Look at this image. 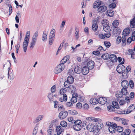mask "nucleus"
Returning <instances> with one entry per match:
<instances>
[{
  "instance_id": "1",
  "label": "nucleus",
  "mask_w": 135,
  "mask_h": 135,
  "mask_svg": "<svg viewBox=\"0 0 135 135\" xmlns=\"http://www.w3.org/2000/svg\"><path fill=\"white\" fill-rule=\"evenodd\" d=\"M38 35V32L37 31H36L33 36L29 46V47L31 49L33 48L36 43Z\"/></svg>"
},
{
  "instance_id": "2",
  "label": "nucleus",
  "mask_w": 135,
  "mask_h": 135,
  "mask_svg": "<svg viewBox=\"0 0 135 135\" xmlns=\"http://www.w3.org/2000/svg\"><path fill=\"white\" fill-rule=\"evenodd\" d=\"M135 109V106L133 104H132L129 107L128 109L125 110L120 109L118 113L120 114H127L131 113Z\"/></svg>"
},
{
  "instance_id": "3",
  "label": "nucleus",
  "mask_w": 135,
  "mask_h": 135,
  "mask_svg": "<svg viewBox=\"0 0 135 135\" xmlns=\"http://www.w3.org/2000/svg\"><path fill=\"white\" fill-rule=\"evenodd\" d=\"M65 67V66L64 65H63L62 64H60L55 68L54 72L56 74L59 73L63 70Z\"/></svg>"
},
{
  "instance_id": "4",
  "label": "nucleus",
  "mask_w": 135,
  "mask_h": 135,
  "mask_svg": "<svg viewBox=\"0 0 135 135\" xmlns=\"http://www.w3.org/2000/svg\"><path fill=\"white\" fill-rule=\"evenodd\" d=\"M87 129L91 132H96L95 130V126L94 124L92 123H90L86 127Z\"/></svg>"
},
{
  "instance_id": "5",
  "label": "nucleus",
  "mask_w": 135,
  "mask_h": 135,
  "mask_svg": "<svg viewBox=\"0 0 135 135\" xmlns=\"http://www.w3.org/2000/svg\"><path fill=\"white\" fill-rule=\"evenodd\" d=\"M117 72L119 73H123L125 70V68L124 66L122 65H119L116 69Z\"/></svg>"
},
{
  "instance_id": "6",
  "label": "nucleus",
  "mask_w": 135,
  "mask_h": 135,
  "mask_svg": "<svg viewBox=\"0 0 135 135\" xmlns=\"http://www.w3.org/2000/svg\"><path fill=\"white\" fill-rule=\"evenodd\" d=\"M68 114V112L66 111H62L59 113V117L61 119H63L66 117Z\"/></svg>"
},
{
  "instance_id": "7",
  "label": "nucleus",
  "mask_w": 135,
  "mask_h": 135,
  "mask_svg": "<svg viewBox=\"0 0 135 135\" xmlns=\"http://www.w3.org/2000/svg\"><path fill=\"white\" fill-rule=\"evenodd\" d=\"M107 9V7L104 5L99 7L97 9V11L98 12L102 13L105 12Z\"/></svg>"
},
{
  "instance_id": "8",
  "label": "nucleus",
  "mask_w": 135,
  "mask_h": 135,
  "mask_svg": "<svg viewBox=\"0 0 135 135\" xmlns=\"http://www.w3.org/2000/svg\"><path fill=\"white\" fill-rule=\"evenodd\" d=\"M98 99V102L101 104H104L107 101V99L106 97H100Z\"/></svg>"
},
{
  "instance_id": "9",
  "label": "nucleus",
  "mask_w": 135,
  "mask_h": 135,
  "mask_svg": "<svg viewBox=\"0 0 135 135\" xmlns=\"http://www.w3.org/2000/svg\"><path fill=\"white\" fill-rule=\"evenodd\" d=\"M130 31V28H126L123 30L122 33V35L124 36H128Z\"/></svg>"
},
{
  "instance_id": "10",
  "label": "nucleus",
  "mask_w": 135,
  "mask_h": 135,
  "mask_svg": "<svg viewBox=\"0 0 135 135\" xmlns=\"http://www.w3.org/2000/svg\"><path fill=\"white\" fill-rule=\"evenodd\" d=\"M69 59L70 57L68 55L65 56L61 60L60 64L64 65V64L67 61H69L68 63H69L70 62V61H69Z\"/></svg>"
},
{
  "instance_id": "11",
  "label": "nucleus",
  "mask_w": 135,
  "mask_h": 135,
  "mask_svg": "<svg viewBox=\"0 0 135 135\" xmlns=\"http://www.w3.org/2000/svg\"><path fill=\"white\" fill-rule=\"evenodd\" d=\"M102 2L99 0H97L94 2L93 5L94 8H98L101 4Z\"/></svg>"
},
{
  "instance_id": "12",
  "label": "nucleus",
  "mask_w": 135,
  "mask_h": 135,
  "mask_svg": "<svg viewBox=\"0 0 135 135\" xmlns=\"http://www.w3.org/2000/svg\"><path fill=\"white\" fill-rule=\"evenodd\" d=\"M103 125L102 123L97 122L95 126V130L96 132L99 131V130L101 129L103 127Z\"/></svg>"
},
{
  "instance_id": "13",
  "label": "nucleus",
  "mask_w": 135,
  "mask_h": 135,
  "mask_svg": "<svg viewBox=\"0 0 135 135\" xmlns=\"http://www.w3.org/2000/svg\"><path fill=\"white\" fill-rule=\"evenodd\" d=\"M93 22L92 28L94 31H95L97 30L98 28V25L97 24V20H93Z\"/></svg>"
},
{
  "instance_id": "14",
  "label": "nucleus",
  "mask_w": 135,
  "mask_h": 135,
  "mask_svg": "<svg viewBox=\"0 0 135 135\" xmlns=\"http://www.w3.org/2000/svg\"><path fill=\"white\" fill-rule=\"evenodd\" d=\"M87 66L90 69H92L94 67V63L93 61H90L88 63Z\"/></svg>"
},
{
  "instance_id": "15",
  "label": "nucleus",
  "mask_w": 135,
  "mask_h": 135,
  "mask_svg": "<svg viewBox=\"0 0 135 135\" xmlns=\"http://www.w3.org/2000/svg\"><path fill=\"white\" fill-rule=\"evenodd\" d=\"M109 59L111 60L113 62H115L117 61V58L115 55L114 54H111L109 56Z\"/></svg>"
},
{
  "instance_id": "16",
  "label": "nucleus",
  "mask_w": 135,
  "mask_h": 135,
  "mask_svg": "<svg viewBox=\"0 0 135 135\" xmlns=\"http://www.w3.org/2000/svg\"><path fill=\"white\" fill-rule=\"evenodd\" d=\"M89 69L88 67L85 66L82 69V72L84 75H85L89 73Z\"/></svg>"
},
{
  "instance_id": "17",
  "label": "nucleus",
  "mask_w": 135,
  "mask_h": 135,
  "mask_svg": "<svg viewBox=\"0 0 135 135\" xmlns=\"http://www.w3.org/2000/svg\"><path fill=\"white\" fill-rule=\"evenodd\" d=\"M128 85V82L126 80H123L121 83L122 86L124 88H127Z\"/></svg>"
},
{
  "instance_id": "18",
  "label": "nucleus",
  "mask_w": 135,
  "mask_h": 135,
  "mask_svg": "<svg viewBox=\"0 0 135 135\" xmlns=\"http://www.w3.org/2000/svg\"><path fill=\"white\" fill-rule=\"evenodd\" d=\"M64 130L61 128V126H58L56 128V131L57 132L58 134H60L61 133L63 132Z\"/></svg>"
},
{
  "instance_id": "19",
  "label": "nucleus",
  "mask_w": 135,
  "mask_h": 135,
  "mask_svg": "<svg viewBox=\"0 0 135 135\" xmlns=\"http://www.w3.org/2000/svg\"><path fill=\"white\" fill-rule=\"evenodd\" d=\"M47 33L46 32H44L42 38V40L44 41H46L47 38Z\"/></svg>"
},
{
  "instance_id": "20",
  "label": "nucleus",
  "mask_w": 135,
  "mask_h": 135,
  "mask_svg": "<svg viewBox=\"0 0 135 135\" xmlns=\"http://www.w3.org/2000/svg\"><path fill=\"white\" fill-rule=\"evenodd\" d=\"M114 12L112 10L109 9L106 12V14L110 17H112L114 15Z\"/></svg>"
},
{
  "instance_id": "21",
  "label": "nucleus",
  "mask_w": 135,
  "mask_h": 135,
  "mask_svg": "<svg viewBox=\"0 0 135 135\" xmlns=\"http://www.w3.org/2000/svg\"><path fill=\"white\" fill-rule=\"evenodd\" d=\"M44 117V116L42 115H38L35 119V122L36 123L38 122L41 120Z\"/></svg>"
},
{
  "instance_id": "22",
  "label": "nucleus",
  "mask_w": 135,
  "mask_h": 135,
  "mask_svg": "<svg viewBox=\"0 0 135 135\" xmlns=\"http://www.w3.org/2000/svg\"><path fill=\"white\" fill-rule=\"evenodd\" d=\"M52 125L50 124L49 126V129L47 131V132L48 133V135H52Z\"/></svg>"
},
{
  "instance_id": "23",
  "label": "nucleus",
  "mask_w": 135,
  "mask_h": 135,
  "mask_svg": "<svg viewBox=\"0 0 135 135\" xmlns=\"http://www.w3.org/2000/svg\"><path fill=\"white\" fill-rule=\"evenodd\" d=\"M75 72L78 74H79L81 72V69L78 66H76L74 69Z\"/></svg>"
},
{
  "instance_id": "24",
  "label": "nucleus",
  "mask_w": 135,
  "mask_h": 135,
  "mask_svg": "<svg viewBox=\"0 0 135 135\" xmlns=\"http://www.w3.org/2000/svg\"><path fill=\"white\" fill-rule=\"evenodd\" d=\"M90 102L91 104L95 105L98 103V100H97L95 98H92L90 99Z\"/></svg>"
},
{
  "instance_id": "25",
  "label": "nucleus",
  "mask_w": 135,
  "mask_h": 135,
  "mask_svg": "<svg viewBox=\"0 0 135 135\" xmlns=\"http://www.w3.org/2000/svg\"><path fill=\"white\" fill-rule=\"evenodd\" d=\"M73 128L76 131H79L81 129V127L80 125L74 124L73 126Z\"/></svg>"
},
{
  "instance_id": "26",
  "label": "nucleus",
  "mask_w": 135,
  "mask_h": 135,
  "mask_svg": "<svg viewBox=\"0 0 135 135\" xmlns=\"http://www.w3.org/2000/svg\"><path fill=\"white\" fill-rule=\"evenodd\" d=\"M130 23L131 27L132 28L135 27V16L134 17L131 21Z\"/></svg>"
},
{
  "instance_id": "27",
  "label": "nucleus",
  "mask_w": 135,
  "mask_h": 135,
  "mask_svg": "<svg viewBox=\"0 0 135 135\" xmlns=\"http://www.w3.org/2000/svg\"><path fill=\"white\" fill-rule=\"evenodd\" d=\"M74 78L72 76L70 75L68 77L67 81L69 82V83L71 84L74 82Z\"/></svg>"
},
{
  "instance_id": "28",
  "label": "nucleus",
  "mask_w": 135,
  "mask_h": 135,
  "mask_svg": "<svg viewBox=\"0 0 135 135\" xmlns=\"http://www.w3.org/2000/svg\"><path fill=\"white\" fill-rule=\"evenodd\" d=\"M67 92L66 89L65 88H63L61 89L60 90V94L64 95H66Z\"/></svg>"
},
{
  "instance_id": "29",
  "label": "nucleus",
  "mask_w": 135,
  "mask_h": 135,
  "mask_svg": "<svg viewBox=\"0 0 135 135\" xmlns=\"http://www.w3.org/2000/svg\"><path fill=\"white\" fill-rule=\"evenodd\" d=\"M119 24V22L118 21L115 20L113 21L112 23V25L114 28H116L118 27Z\"/></svg>"
},
{
  "instance_id": "30",
  "label": "nucleus",
  "mask_w": 135,
  "mask_h": 135,
  "mask_svg": "<svg viewBox=\"0 0 135 135\" xmlns=\"http://www.w3.org/2000/svg\"><path fill=\"white\" fill-rule=\"evenodd\" d=\"M109 54L107 53H105L103 54L102 57L104 60H107L109 58Z\"/></svg>"
},
{
  "instance_id": "31",
  "label": "nucleus",
  "mask_w": 135,
  "mask_h": 135,
  "mask_svg": "<svg viewBox=\"0 0 135 135\" xmlns=\"http://www.w3.org/2000/svg\"><path fill=\"white\" fill-rule=\"evenodd\" d=\"M115 96L118 98H120L122 97L123 94L121 91H117L116 93Z\"/></svg>"
},
{
  "instance_id": "32",
  "label": "nucleus",
  "mask_w": 135,
  "mask_h": 135,
  "mask_svg": "<svg viewBox=\"0 0 135 135\" xmlns=\"http://www.w3.org/2000/svg\"><path fill=\"white\" fill-rule=\"evenodd\" d=\"M59 100L61 102H62L64 100L65 102H66L67 100V95H63V99L60 98Z\"/></svg>"
},
{
  "instance_id": "33",
  "label": "nucleus",
  "mask_w": 135,
  "mask_h": 135,
  "mask_svg": "<svg viewBox=\"0 0 135 135\" xmlns=\"http://www.w3.org/2000/svg\"><path fill=\"white\" fill-rule=\"evenodd\" d=\"M8 69V74L9 75V78L11 79L12 80L14 78V76L12 73L9 74V72L11 71L10 70L9 68Z\"/></svg>"
},
{
  "instance_id": "34",
  "label": "nucleus",
  "mask_w": 135,
  "mask_h": 135,
  "mask_svg": "<svg viewBox=\"0 0 135 135\" xmlns=\"http://www.w3.org/2000/svg\"><path fill=\"white\" fill-rule=\"evenodd\" d=\"M53 97V95L52 93H50L48 94L47 97L50 101L52 100Z\"/></svg>"
},
{
  "instance_id": "35",
  "label": "nucleus",
  "mask_w": 135,
  "mask_h": 135,
  "mask_svg": "<svg viewBox=\"0 0 135 135\" xmlns=\"http://www.w3.org/2000/svg\"><path fill=\"white\" fill-rule=\"evenodd\" d=\"M75 34L76 39L78 40L79 37V32L77 28L75 29Z\"/></svg>"
},
{
  "instance_id": "36",
  "label": "nucleus",
  "mask_w": 135,
  "mask_h": 135,
  "mask_svg": "<svg viewBox=\"0 0 135 135\" xmlns=\"http://www.w3.org/2000/svg\"><path fill=\"white\" fill-rule=\"evenodd\" d=\"M108 110L109 112H112L114 111V108L112 105H109L107 107Z\"/></svg>"
},
{
  "instance_id": "37",
  "label": "nucleus",
  "mask_w": 135,
  "mask_h": 135,
  "mask_svg": "<svg viewBox=\"0 0 135 135\" xmlns=\"http://www.w3.org/2000/svg\"><path fill=\"white\" fill-rule=\"evenodd\" d=\"M38 128V126H36L34 128L33 131L32 135H36L37 132V130Z\"/></svg>"
},
{
  "instance_id": "38",
  "label": "nucleus",
  "mask_w": 135,
  "mask_h": 135,
  "mask_svg": "<svg viewBox=\"0 0 135 135\" xmlns=\"http://www.w3.org/2000/svg\"><path fill=\"white\" fill-rule=\"evenodd\" d=\"M109 130L110 132L113 133L115 132V129L113 127L110 126L109 128Z\"/></svg>"
},
{
  "instance_id": "39",
  "label": "nucleus",
  "mask_w": 135,
  "mask_h": 135,
  "mask_svg": "<svg viewBox=\"0 0 135 135\" xmlns=\"http://www.w3.org/2000/svg\"><path fill=\"white\" fill-rule=\"evenodd\" d=\"M122 123V124L125 125H127L128 124V120L124 118H122L121 119Z\"/></svg>"
},
{
  "instance_id": "40",
  "label": "nucleus",
  "mask_w": 135,
  "mask_h": 135,
  "mask_svg": "<svg viewBox=\"0 0 135 135\" xmlns=\"http://www.w3.org/2000/svg\"><path fill=\"white\" fill-rule=\"evenodd\" d=\"M69 113L72 115H74L78 113L75 110H70L69 111Z\"/></svg>"
},
{
  "instance_id": "41",
  "label": "nucleus",
  "mask_w": 135,
  "mask_h": 135,
  "mask_svg": "<svg viewBox=\"0 0 135 135\" xmlns=\"http://www.w3.org/2000/svg\"><path fill=\"white\" fill-rule=\"evenodd\" d=\"M112 104L114 108H119V106L118 103L115 101H113L112 102Z\"/></svg>"
},
{
  "instance_id": "42",
  "label": "nucleus",
  "mask_w": 135,
  "mask_h": 135,
  "mask_svg": "<svg viewBox=\"0 0 135 135\" xmlns=\"http://www.w3.org/2000/svg\"><path fill=\"white\" fill-rule=\"evenodd\" d=\"M104 44L105 46L107 48H109L111 45V44L109 41H105Z\"/></svg>"
},
{
  "instance_id": "43",
  "label": "nucleus",
  "mask_w": 135,
  "mask_h": 135,
  "mask_svg": "<svg viewBox=\"0 0 135 135\" xmlns=\"http://www.w3.org/2000/svg\"><path fill=\"white\" fill-rule=\"evenodd\" d=\"M56 86L55 85H53L51 88V91L52 93H54L56 90Z\"/></svg>"
},
{
  "instance_id": "44",
  "label": "nucleus",
  "mask_w": 135,
  "mask_h": 135,
  "mask_svg": "<svg viewBox=\"0 0 135 135\" xmlns=\"http://www.w3.org/2000/svg\"><path fill=\"white\" fill-rule=\"evenodd\" d=\"M60 124L62 127H65L67 126V123L65 121H62L61 122Z\"/></svg>"
},
{
  "instance_id": "45",
  "label": "nucleus",
  "mask_w": 135,
  "mask_h": 135,
  "mask_svg": "<svg viewBox=\"0 0 135 135\" xmlns=\"http://www.w3.org/2000/svg\"><path fill=\"white\" fill-rule=\"evenodd\" d=\"M128 51L129 52V54L131 55V57L132 55H134L135 53V50L132 49H129L128 50Z\"/></svg>"
},
{
  "instance_id": "46",
  "label": "nucleus",
  "mask_w": 135,
  "mask_h": 135,
  "mask_svg": "<svg viewBox=\"0 0 135 135\" xmlns=\"http://www.w3.org/2000/svg\"><path fill=\"white\" fill-rule=\"evenodd\" d=\"M127 91V90L125 88H123L121 90V92L123 94V95L127 94L128 93Z\"/></svg>"
},
{
  "instance_id": "47",
  "label": "nucleus",
  "mask_w": 135,
  "mask_h": 135,
  "mask_svg": "<svg viewBox=\"0 0 135 135\" xmlns=\"http://www.w3.org/2000/svg\"><path fill=\"white\" fill-rule=\"evenodd\" d=\"M103 30L106 32H109L110 30V27L109 26H105L104 27H103Z\"/></svg>"
},
{
  "instance_id": "48",
  "label": "nucleus",
  "mask_w": 135,
  "mask_h": 135,
  "mask_svg": "<svg viewBox=\"0 0 135 135\" xmlns=\"http://www.w3.org/2000/svg\"><path fill=\"white\" fill-rule=\"evenodd\" d=\"M95 120L94 118L92 117H87L86 118V120L87 121V120L91 121H94Z\"/></svg>"
},
{
  "instance_id": "49",
  "label": "nucleus",
  "mask_w": 135,
  "mask_h": 135,
  "mask_svg": "<svg viewBox=\"0 0 135 135\" xmlns=\"http://www.w3.org/2000/svg\"><path fill=\"white\" fill-rule=\"evenodd\" d=\"M68 119L69 122H70L71 123H74V122L75 120L72 117H69L68 118Z\"/></svg>"
},
{
  "instance_id": "50",
  "label": "nucleus",
  "mask_w": 135,
  "mask_h": 135,
  "mask_svg": "<svg viewBox=\"0 0 135 135\" xmlns=\"http://www.w3.org/2000/svg\"><path fill=\"white\" fill-rule=\"evenodd\" d=\"M117 131L119 132H122L123 130V127L120 126H118L117 127Z\"/></svg>"
},
{
  "instance_id": "51",
  "label": "nucleus",
  "mask_w": 135,
  "mask_h": 135,
  "mask_svg": "<svg viewBox=\"0 0 135 135\" xmlns=\"http://www.w3.org/2000/svg\"><path fill=\"white\" fill-rule=\"evenodd\" d=\"M71 83H70L68 81H66L64 83V85L65 87L66 88H68L70 87V84Z\"/></svg>"
},
{
  "instance_id": "52",
  "label": "nucleus",
  "mask_w": 135,
  "mask_h": 135,
  "mask_svg": "<svg viewBox=\"0 0 135 135\" xmlns=\"http://www.w3.org/2000/svg\"><path fill=\"white\" fill-rule=\"evenodd\" d=\"M119 30H117V29H115L113 30V33L114 35H117L118 33H119L120 32L119 31Z\"/></svg>"
},
{
  "instance_id": "53",
  "label": "nucleus",
  "mask_w": 135,
  "mask_h": 135,
  "mask_svg": "<svg viewBox=\"0 0 135 135\" xmlns=\"http://www.w3.org/2000/svg\"><path fill=\"white\" fill-rule=\"evenodd\" d=\"M74 123L75 125H80V124L81 123V121L80 120H77L74 121Z\"/></svg>"
},
{
  "instance_id": "54",
  "label": "nucleus",
  "mask_w": 135,
  "mask_h": 135,
  "mask_svg": "<svg viewBox=\"0 0 135 135\" xmlns=\"http://www.w3.org/2000/svg\"><path fill=\"white\" fill-rule=\"evenodd\" d=\"M116 6V5L115 3H113L110 4L109 6L110 8H115Z\"/></svg>"
},
{
  "instance_id": "55",
  "label": "nucleus",
  "mask_w": 135,
  "mask_h": 135,
  "mask_svg": "<svg viewBox=\"0 0 135 135\" xmlns=\"http://www.w3.org/2000/svg\"><path fill=\"white\" fill-rule=\"evenodd\" d=\"M105 37L108 38L109 37L111 36V33L110 32H107L104 33Z\"/></svg>"
},
{
  "instance_id": "56",
  "label": "nucleus",
  "mask_w": 135,
  "mask_h": 135,
  "mask_svg": "<svg viewBox=\"0 0 135 135\" xmlns=\"http://www.w3.org/2000/svg\"><path fill=\"white\" fill-rule=\"evenodd\" d=\"M121 37L120 36H118L116 40V43L117 44H119L121 41Z\"/></svg>"
},
{
  "instance_id": "57",
  "label": "nucleus",
  "mask_w": 135,
  "mask_h": 135,
  "mask_svg": "<svg viewBox=\"0 0 135 135\" xmlns=\"http://www.w3.org/2000/svg\"><path fill=\"white\" fill-rule=\"evenodd\" d=\"M76 107L78 109H81L82 107V104L80 103H78L76 104Z\"/></svg>"
},
{
  "instance_id": "58",
  "label": "nucleus",
  "mask_w": 135,
  "mask_h": 135,
  "mask_svg": "<svg viewBox=\"0 0 135 135\" xmlns=\"http://www.w3.org/2000/svg\"><path fill=\"white\" fill-rule=\"evenodd\" d=\"M71 101L73 103H75L77 101V98L75 97H72Z\"/></svg>"
},
{
  "instance_id": "59",
  "label": "nucleus",
  "mask_w": 135,
  "mask_h": 135,
  "mask_svg": "<svg viewBox=\"0 0 135 135\" xmlns=\"http://www.w3.org/2000/svg\"><path fill=\"white\" fill-rule=\"evenodd\" d=\"M28 45H23V48L24 52H26Z\"/></svg>"
},
{
  "instance_id": "60",
  "label": "nucleus",
  "mask_w": 135,
  "mask_h": 135,
  "mask_svg": "<svg viewBox=\"0 0 135 135\" xmlns=\"http://www.w3.org/2000/svg\"><path fill=\"white\" fill-rule=\"evenodd\" d=\"M58 110L59 111H61L62 110H63V109H64V106L62 105H59L58 106Z\"/></svg>"
},
{
  "instance_id": "61",
  "label": "nucleus",
  "mask_w": 135,
  "mask_h": 135,
  "mask_svg": "<svg viewBox=\"0 0 135 135\" xmlns=\"http://www.w3.org/2000/svg\"><path fill=\"white\" fill-rule=\"evenodd\" d=\"M55 29H52L51 32L50 34V35H54L55 36Z\"/></svg>"
},
{
  "instance_id": "62",
  "label": "nucleus",
  "mask_w": 135,
  "mask_h": 135,
  "mask_svg": "<svg viewBox=\"0 0 135 135\" xmlns=\"http://www.w3.org/2000/svg\"><path fill=\"white\" fill-rule=\"evenodd\" d=\"M129 85L131 88H132L133 87L134 83L133 81L132 80H130L129 81Z\"/></svg>"
},
{
  "instance_id": "63",
  "label": "nucleus",
  "mask_w": 135,
  "mask_h": 135,
  "mask_svg": "<svg viewBox=\"0 0 135 135\" xmlns=\"http://www.w3.org/2000/svg\"><path fill=\"white\" fill-rule=\"evenodd\" d=\"M124 132L126 133V135H129L131 132V131L130 129H127L125 130Z\"/></svg>"
},
{
  "instance_id": "64",
  "label": "nucleus",
  "mask_w": 135,
  "mask_h": 135,
  "mask_svg": "<svg viewBox=\"0 0 135 135\" xmlns=\"http://www.w3.org/2000/svg\"><path fill=\"white\" fill-rule=\"evenodd\" d=\"M72 103L68 102L67 103L66 105L67 107H72L73 106Z\"/></svg>"
}]
</instances>
